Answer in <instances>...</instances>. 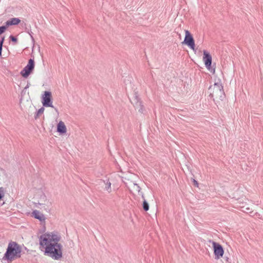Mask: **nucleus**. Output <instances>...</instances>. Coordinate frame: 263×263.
Here are the masks:
<instances>
[{
	"label": "nucleus",
	"instance_id": "aec40b11",
	"mask_svg": "<svg viewBox=\"0 0 263 263\" xmlns=\"http://www.w3.org/2000/svg\"><path fill=\"white\" fill-rule=\"evenodd\" d=\"M4 196V194L3 193V191H2L1 189H0V199H1L2 198H3Z\"/></svg>",
	"mask_w": 263,
	"mask_h": 263
},
{
	"label": "nucleus",
	"instance_id": "7ed1b4c3",
	"mask_svg": "<svg viewBox=\"0 0 263 263\" xmlns=\"http://www.w3.org/2000/svg\"><path fill=\"white\" fill-rule=\"evenodd\" d=\"M209 97L214 101L222 100L225 98L223 86L220 80H218L214 84L211 85L208 89Z\"/></svg>",
	"mask_w": 263,
	"mask_h": 263
},
{
	"label": "nucleus",
	"instance_id": "39448f33",
	"mask_svg": "<svg viewBox=\"0 0 263 263\" xmlns=\"http://www.w3.org/2000/svg\"><path fill=\"white\" fill-rule=\"evenodd\" d=\"M210 242L212 243L213 247L215 258L218 259L222 257L224 254V250L221 245L214 241H210Z\"/></svg>",
	"mask_w": 263,
	"mask_h": 263
},
{
	"label": "nucleus",
	"instance_id": "1a4fd4ad",
	"mask_svg": "<svg viewBox=\"0 0 263 263\" xmlns=\"http://www.w3.org/2000/svg\"><path fill=\"white\" fill-rule=\"evenodd\" d=\"M51 93L50 91H45L42 97V103L44 106L54 108L51 101Z\"/></svg>",
	"mask_w": 263,
	"mask_h": 263
},
{
	"label": "nucleus",
	"instance_id": "f257e3e1",
	"mask_svg": "<svg viewBox=\"0 0 263 263\" xmlns=\"http://www.w3.org/2000/svg\"><path fill=\"white\" fill-rule=\"evenodd\" d=\"M61 235L56 231L47 232L39 236L41 248L45 249V254L58 260L62 257V245L59 243Z\"/></svg>",
	"mask_w": 263,
	"mask_h": 263
},
{
	"label": "nucleus",
	"instance_id": "f3484780",
	"mask_svg": "<svg viewBox=\"0 0 263 263\" xmlns=\"http://www.w3.org/2000/svg\"><path fill=\"white\" fill-rule=\"evenodd\" d=\"M6 29H7L6 26H0V34L4 33L6 31Z\"/></svg>",
	"mask_w": 263,
	"mask_h": 263
},
{
	"label": "nucleus",
	"instance_id": "b1692460",
	"mask_svg": "<svg viewBox=\"0 0 263 263\" xmlns=\"http://www.w3.org/2000/svg\"><path fill=\"white\" fill-rule=\"evenodd\" d=\"M28 87H29V85H27V86L25 88V89H27V88H28Z\"/></svg>",
	"mask_w": 263,
	"mask_h": 263
},
{
	"label": "nucleus",
	"instance_id": "423d86ee",
	"mask_svg": "<svg viewBox=\"0 0 263 263\" xmlns=\"http://www.w3.org/2000/svg\"><path fill=\"white\" fill-rule=\"evenodd\" d=\"M183 43L187 45L192 50H195V44L194 40L192 35L187 30H185V37Z\"/></svg>",
	"mask_w": 263,
	"mask_h": 263
},
{
	"label": "nucleus",
	"instance_id": "4be33fe9",
	"mask_svg": "<svg viewBox=\"0 0 263 263\" xmlns=\"http://www.w3.org/2000/svg\"><path fill=\"white\" fill-rule=\"evenodd\" d=\"M3 46V45H1V44H0V57L2 56Z\"/></svg>",
	"mask_w": 263,
	"mask_h": 263
},
{
	"label": "nucleus",
	"instance_id": "f8f14e48",
	"mask_svg": "<svg viewBox=\"0 0 263 263\" xmlns=\"http://www.w3.org/2000/svg\"><path fill=\"white\" fill-rule=\"evenodd\" d=\"M102 183L105 191H106L107 193L111 192V182L108 179L106 180H102Z\"/></svg>",
	"mask_w": 263,
	"mask_h": 263
},
{
	"label": "nucleus",
	"instance_id": "dca6fc26",
	"mask_svg": "<svg viewBox=\"0 0 263 263\" xmlns=\"http://www.w3.org/2000/svg\"><path fill=\"white\" fill-rule=\"evenodd\" d=\"M44 108L43 107H41L40 108H39L37 110L36 116L39 117L41 114H42L44 112Z\"/></svg>",
	"mask_w": 263,
	"mask_h": 263
},
{
	"label": "nucleus",
	"instance_id": "9b49d317",
	"mask_svg": "<svg viewBox=\"0 0 263 263\" xmlns=\"http://www.w3.org/2000/svg\"><path fill=\"white\" fill-rule=\"evenodd\" d=\"M32 216L34 218L39 220L41 222H44L46 219L44 215L41 213L39 211H36V210L32 212Z\"/></svg>",
	"mask_w": 263,
	"mask_h": 263
},
{
	"label": "nucleus",
	"instance_id": "2eb2a0df",
	"mask_svg": "<svg viewBox=\"0 0 263 263\" xmlns=\"http://www.w3.org/2000/svg\"><path fill=\"white\" fill-rule=\"evenodd\" d=\"M141 195L142 198L143 199V204H142L143 209L145 211H148L149 210V204L148 203L147 201L145 200L144 195L143 193H141Z\"/></svg>",
	"mask_w": 263,
	"mask_h": 263
},
{
	"label": "nucleus",
	"instance_id": "20e7f679",
	"mask_svg": "<svg viewBox=\"0 0 263 263\" xmlns=\"http://www.w3.org/2000/svg\"><path fill=\"white\" fill-rule=\"evenodd\" d=\"M136 177L137 176L135 174H132L129 176L123 177V181L132 192L140 193L141 195V187L134 180Z\"/></svg>",
	"mask_w": 263,
	"mask_h": 263
},
{
	"label": "nucleus",
	"instance_id": "0eeeda50",
	"mask_svg": "<svg viewBox=\"0 0 263 263\" xmlns=\"http://www.w3.org/2000/svg\"><path fill=\"white\" fill-rule=\"evenodd\" d=\"M130 101H132V104L133 105L134 107L136 109L138 110V111L141 113L143 112L144 110L143 105L136 93H135L134 96L130 100Z\"/></svg>",
	"mask_w": 263,
	"mask_h": 263
},
{
	"label": "nucleus",
	"instance_id": "412c9836",
	"mask_svg": "<svg viewBox=\"0 0 263 263\" xmlns=\"http://www.w3.org/2000/svg\"><path fill=\"white\" fill-rule=\"evenodd\" d=\"M4 41H5V37H2L1 40H0V44H1V45H3V44L4 43Z\"/></svg>",
	"mask_w": 263,
	"mask_h": 263
},
{
	"label": "nucleus",
	"instance_id": "f03ea898",
	"mask_svg": "<svg viewBox=\"0 0 263 263\" xmlns=\"http://www.w3.org/2000/svg\"><path fill=\"white\" fill-rule=\"evenodd\" d=\"M21 247L16 242L11 241L9 242L8 246H7V249H6V252L3 258L7 260V261H12L21 257Z\"/></svg>",
	"mask_w": 263,
	"mask_h": 263
},
{
	"label": "nucleus",
	"instance_id": "4468645a",
	"mask_svg": "<svg viewBox=\"0 0 263 263\" xmlns=\"http://www.w3.org/2000/svg\"><path fill=\"white\" fill-rule=\"evenodd\" d=\"M21 22V20L18 18H12L6 22V26L17 25Z\"/></svg>",
	"mask_w": 263,
	"mask_h": 263
},
{
	"label": "nucleus",
	"instance_id": "a211bd4d",
	"mask_svg": "<svg viewBox=\"0 0 263 263\" xmlns=\"http://www.w3.org/2000/svg\"><path fill=\"white\" fill-rule=\"evenodd\" d=\"M10 39L12 42L16 43L17 42V39L14 36H10Z\"/></svg>",
	"mask_w": 263,
	"mask_h": 263
},
{
	"label": "nucleus",
	"instance_id": "6ab92c4d",
	"mask_svg": "<svg viewBox=\"0 0 263 263\" xmlns=\"http://www.w3.org/2000/svg\"><path fill=\"white\" fill-rule=\"evenodd\" d=\"M243 211L245 212H247L248 213V212H252V209H251L249 207H247L246 208V209Z\"/></svg>",
	"mask_w": 263,
	"mask_h": 263
},
{
	"label": "nucleus",
	"instance_id": "ddd939ff",
	"mask_svg": "<svg viewBox=\"0 0 263 263\" xmlns=\"http://www.w3.org/2000/svg\"><path fill=\"white\" fill-rule=\"evenodd\" d=\"M58 131L60 133H65L66 132V126L62 121H60L58 124Z\"/></svg>",
	"mask_w": 263,
	"mask_h": 263
},
{
	"label": "nucleus",
	"instance_id": "6e6552de",
	"mask_svg": "<svg viewBox=\"0 0 263 263\" xmlns=\"http://www.w3.org/2000/svg\"><path fill=\"white\" fill-rule=\"evenodd\" d=\"M34 66V63L32 59H30L28 61V65L23 69L21 71V74L24 78H27L29 76L30 73L32 71Z\"/></svg>",
	"mask_w": 263,
	"mask_h": 263
},
{
	"label": "nucleus",
	"instance_id": "5701e85b",
	"mask_svg": "<svg viewBox=\"0 0 263 263\" xmlns=\"http://www.w3.org/2000/svg\"><path fill=\"white\" fill-rule=\"evenodd\" d=\"M194 185H196V186H198V182H197L196 180H195V179H194Z\"/></svg>",
	"mask_w": 263,
	"mask_h": 263
},
{
	"label": "nucleus",
	"instance_id": "9d476101",
	"mask_svg": "<svg viewBox=\"0 0 263 263\" xmlns=\"http://www.w3.org/2000/svg\"><path fill=\"white\" fill-rule=\"evenodd\" d=\"M203 60L204 62V65L206 68L210 70L212 64V56L206 51L203 50Z\"/></svg>",
	"mask_w": 263,
	"mask_h": 263
}]
</instances>
